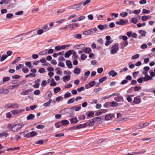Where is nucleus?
Masks as SVG:
<instances>
[{"label": "nucleus", "mask_w": 155, "mask_h": 155, "mask_svg": "<svg viewBox=\"0 0 155 155\" xmlns=\"http://www.w3.org/2000/svg\"><path fill=\"white\" fill-rule=\"evenodd\" d=\"M24 125V124L22 123L16 124H8L7 128L14 132H17L20 130Z\"/></svg>", "instance_id": "1"}, {"label": "nucleus", "mask_w": 155, "mask_h": 155, "mask_svg": "<svg viewBox=\"0 0 155 155\" xmlns=\"http://www.w3.org/2000/svg\"><path fill=\"white\" fill-rule=\"evenodd\" d=\"M150 76L148 75L146 77H144L143 78L144 81L147 82L150 80L153 79V78L155 77V73L152 70H150L149 71Z\"/></svg>", "instance_id": "2"}, {"label": "nucleus", "mask_w": 155, "mask_h": 155, "mask_svg": "<svg viewBox=\"0 0 155 155\" xmlns=\"http://www.w3.org/2000/svg\"><path fill=\"white\" fill-rule=\"evenodd\" d=\"M119 50V47L117 45L114 44L111 48L110 53L114 54L116 53Z\"/></svg>", "instance_id": "3"}, {"label": "nucleus", "mask_w": 155, "mask_h": 155, "mask_svg": "<svg viewBox=\"0 0 155 155\" xmlns=\"http://www.w3.org/2000/svg\"><path fill=\"white\" fill-rule=\"evenodd\" d=\"M114 117V115L113 114H108L104 117V120L109 121L111 120L112 118Z\"/></svg>", "instance_id": "4"}, {"label": "nucleus", "mask_w": 155, "mask_h": 155, "mask_svg": "<svg viewBox=\"0 0 155 155\" xmlns=\"http://www.w3.org/2000/svg\"><path fill=\"white\" fill-rule=\"evenodd\" d=\"M81 2L75 4L70 6V8L76 9L77 10H81L82 9V7L81 6Z\"/></svg>", "instance_id": "5"}, {"label": "nucleus", "mask_w": 155, "mask_h": 155, "mask_svg": "<svg viewBox=\"0 0 155 155\" xmlns=\"http://www.w3.org/2000/svg\"><path fill=\"white\" fill-rule=\"evenodd\" d=\"M33 91V89L30 88L27 90H23L21 93V95H26L29 94V92H32Z\"/></svg>", "instance_id": "6"}, {"label": "nucleus", "mask_w": 155, "mask_h": 155, "mask_svg": "<svg viewBox=\"0 0 155 155\" xmlns=\"http://www.w3.org/2000/svg\"><path fill=\"white\" fill-rule=\"evenodd\" d=\"M150 69V68L148 66H146L143 68V71L142 72L143 74L145 75L144 77H146L148 75V72Z\"/></svg>", "instance_id": "7"}, {"label": "nucleus", "mask_w": 155, "mask_h": 155, "mask_svg": "<svg viewBox=\"0 0 155 155\" xmlns=\"http://www.w3.org/2000/svg\"><path fill=\"white\" fill-rule=\"evenodd\" d=\"M37 133L34 131H32L26 134L25 136V137H27V136H29V135L31 136V137H33L37 135Z\"/></svg>", "instance_id": "8"}, {"label": "nucleus", "mask_w": 155, "mask_h": 155, "mask_svg": "<svg viewBox=\"0 0 155 155\" xmlns=\"http://www.w3.org/2000/svg\"><path fill=\"white\" fill-rule=\"evenodd\" d=\"M108 74L110 76L114 77L117 75V73L114 72V70H112L108 72Z\"/></svg>", "instance_id": "9"}, {"label": "nucleus", "mask_w": 155, "mask_h": 155, "mask_svg": "<svg viewBox=\"0 0 155 155\" xmlns=\"http://www.w3.org/2000/svg\"><path fill=\"white\" fill-rule=\"evenodd\" d=\"M114 100L115 101L118 102H121L124 101L123 97L122 96H120V95L115 97L114 98Z\"/></svg>", "instance_id": "10"}, {"label": "nucleus", "mask_w": 155, "mask_h": 155, "mask_svg": "<svg viewBox=\"0 0 155 155\" xmlns=\"http://www.w3.org/2000/svg\"><path fill=\"white\" fill-rule=\"evenodd\" d=\"M40 81L41 80L40 79H38L35 81V84L33 85V87L34 88H38L40 86V84L39 83Z\"/></svg>", "instance_id": "11"}, {"label": "nucleus", "mask_w": 155, "mask_h": 155, "mask_svg": "<svg viewBox=\"0 0 155 155\" xmlns=\"http://www.w3.org/2000/svg\"><path fill=\"white\" fill-rule=\"evenodd\" d=\"M9 92V90L6 88H1L0 89V93L5 94H7Z\"/></svg>", "instance_id": "12"}, {"label": "nucleus", "mask_w": 155, "mask_h": 155, "mask_svg": "<svg viewBox=\"0 0 155 155\" xmlns=\"http://www.w3.org/2000/svg\"><path fill=\"white\" fill-rule=\"evenodd\" d=\"M108 28V26L107 25H99L97 26V28L101 30H103L104 29H106Z\"/></svg>", "instance_id": "13"}, {"label": "nucleus", "mask_w": 155, "mask_h": 155, "mask_svg": "<svg viewBox=\"0 0 155 155\" xmlns=\"http://www.w3.org/2000/svg\"><path fill=\"white\" fill-rule=\"evenodd\" d=\"M81 108V107L80 106L77 107L73 106L70 108V110L71 111H73L74 110L75 111H78L80 110Z\"/></svg>", "instance_id": "14"}, {"label": "nucleus", "mask_w": 155, "mask_h": 155, "mask_svg": "<svg viewBox=\"0 0 155 155\" xmlns=\"http://www.w3.org/2000/svg\"><path fill=\"white\" fill-rule=\"evenodd\" d=\"M93 33L92 29H89L87 31H84L83 34L85 35H90Z\"/></svg>", "instance_id": "15"}, {"label": "nucleus", "mask_w": 155, "mask_h": 155, "mask_svg": "<svg viewBox=\"0 0 155 155\" xmlns=\"http://www.w3.org/2000/svg\"><path fill=\"white\" fill-rule=\"evenodd\" d=\"M141 102V99L138 97H135L134 100V102L135 104H139Z\"/></svg>", "instance_id": "16"}, {"label": "nucleus", "mask_w": 155, "mask_h": 155, "mask_svg": "<svg viewBox=\"0 0 155 155\" xmlns=\"http://www.w3.org/2000/svg\"><path fill=\"white\" fill-rule=\"evenodd\" d=\"M10 104L11 105V108L12 109L17 108H18L19 107V105L17 103H11V104Z\"/></svg>", "instance_id": "17"}, {"label": "nucleus", "mask_w": 155, "mask_h": 155, "mask_svg": "<svg viewBox=\"0 0 155 155\" xmlns=\"http://www.w3.org/2000/svg\"><path fill=\"white\" fill-rule=\"evenodd\" d=\"M35 117V116L34 114H29L27 117L26 119L27 120H31L33 119Z\"/></svg>", "instance_id": "18"}, {"label": "nucleus", "mask_w": 155, "mask_h": 155, "mask_svg": "<svg viewBox=\"0 0 155 155\" xmlns=\"http://www.w3.org/2000/svg\"><path fill=\"white\" fill-rule=\"evenodd\" d=\"M116 24L120 25H123L125 24V23L123 19H120L119 21H117L115 22Z\"/></svg>", "instance_id": "19"}, {"label": "nucleus", "mask_w": 155, "mask_h": 155, "mask_svg": "<svg viewBox=\"0 0 155 155\" xmlns=\"http://www.w3.org/2000/svg\"><path fill=\"white\" fill-rule=\"evenodd\" d=\"M70 121L71 123L75 124L78 122L76 117L70 119Z\"/></svg>", "instance_id": "20"}, {"label": "nucleus", "mask_w": 155, "mask_h": 155, "mask_svg": "<svg viewBox=\"0 0 155 155\" xmlns=\"http://www.w3.org/2000/svg\"><path fill=\"white\" fill-rule=\"evenodd\" d=\"M75 48L77 49H83L85 47V45L84 44H80L76 45Z\"/></svg>", "instance_id": "21"}, {"label": "nucleus", "mask_w": 155, "mask_h": 155, "mask_svg": "<svg viewBox=\"0 0 155 155\" xmlns=\"http://www.w3.org/2000/svg\"><path fill=\"white\" fill-rule=\"evenodd\" d=\"M107 111L106 110H101L100 111L97 112L96 114L97 116H99L101 115L103 113L106 112Z\"/></svg>", "instance_id": "22"}, {"label": "nucleus", "mask_w": 155, "mask_h": 155, "mask_svg": "<svg viewBox=\"0 0 155 155\" xmlns=\"http://www.w3.org/2000/svg\"><path fill=\"white\" fill-rule=\"evenodd\" d=\"M138 32L142 36H145L146 35V32L143 30H140L138 31Z\"/></svg>", "instance_id": "23"}, {"label": "nucleus", "mask_w": 155, "mask_h": 155, "mask_svg": "<svg viewBox=\"0 0 155 155\" xmlns=\"http://www.w3.org/2000/svg\"><path fill=\"white\" fill-rule=\"evenodd\" d=\"M11 112L13 114L16 115L20 113L21 112V110H12Z\"/></svg>", "instance_id": "24"}, {"label": "nucleus", "mask_w": 155, "mask_h": 155, "mask_svg": "<svg viewBox=\"0 0 155 155\" xmlns=\"http://www.w3.org/2000/svg\"><path fill=\"white\" fill-rule=\"evenodd\" d=\"M91 2V0H86L84 1L81 2V4H82L84 6H85L86 5L90 3Z\"/></svg>", "instance_id": "25"}, {"label": "nucleus", "mask_w": 155, "mask_h": 155, "mask_svg": "<svg viewBox=\"0 0 155 155\" xmlns=\"http://www.w3.org/2000/svg\"><path fill=\"white\" fill-rule=\"evenodd\" d=\"M47 54V49H46L43 51L40 52L39 53V54L40 55H43L45 54Z\"/></svg>", "instance_id": "26"}, {"label": "nucleus", "mask_w": 155, "mask_h": 155, "mask_svg": "<svg viewBox=\"0 0 155 155\" xmlns=\"http://www.w3.org/2000/svg\"><path fill=\"white\" fill-rule=\"evenodd\" d=\"M110 106L112 107H115L118 105V104L115 101H112L110 102Z\"/></svg>", "instance_id": "27"}, {"label": "nucleus", "mask_w": 155, "mask_h": 155, "mask_svg": "<svg viewBox=\"0 0 155 155\" xmlns=\"http://www.w3.org/2000/svg\"><path fill=\"white\" fill-rule=\"evenodd\" d=\"M42 29H43V30H44V32H45L49 30L50 29V28L48 27V25H46L43 26Z\"/></svg>", "instance_id": "28"}, {"label": "nucleus", "mask_w": 155, "mask_h": 155, "mask_svg": "<svg viewBox=\"0 0 155 155\" xmlns=\"http://www.w3.org/2000/svg\"><path fill=\"white\" fill-rule=\"evenodd\" d=\"M74 74H78L80 73V70L78 68H77L74 69Z\"/></svg>", "instance_id": "29"}, {"label": "nucleus", "mask_w": 155, "mask_h": 155, "mask_svg": "<svg viewBox=\"0 0 155 155\" xmlns=\"http://www.w3.org/2000/svg\"><path fill=\"white\" fill-rule=\"evenodd\" d=\"M86 127V124H79L76 127L77 129H79L81 128H84Z\"/></svg>", "instance_id": "30"}, {"label": "nucleus", "mask_w": 155, "mask_h": 155, "mask_svg": "<svg viewBox=\"0 0 155 155\" xmlns=\"http://www.w3.org/2000/svg\"><path fill=\"white\" fill-rule=\"evenodd\" d=\"M84 52L87 54H89L91 51V50L90 48H86L84 49Z\"/></svg>", "instance_id": "31"}, {"label": "nucleus", "mask_w": 155, "mask_h": 155, "mask_svg": "<svg viewBox=\"0 0 155 155\" xmlns=\"http://www.w3.org/2000/svg\"><path fill=\"white\" fill-rule=\"evenodd\" d=\"M55 71H56V73L60 75L62 72L61 71V68H57L55 69Z\"/></svg>", "instance_id": "32"}, {"label": "nucleus", "mask_w": 155, "mask_h": 155, "mask_svg": "<svg viewBox=\"0 0 155 155\" xmlns=\"http://www.w3.org/2000/svg\"><path fill=\"white\" fill-rule=\"evenodd\" d=\"M10 78L9 77H5L3 78L2 81L3 82H5L9 81Z\"/></svg>", "instance_id": "33"}, {"label": "nucleus", "mask_w": 155, "mask_h": 155, "mask_svg": "<svg viewBox=\"0 0 155 155\" xmlns=\"http://www.w3.org/2000/svg\"><path fill=\"white\" fill-rule=\"evenodd\" d=\"M149 17L147 16L143 15L141 17V20L143 21H147L149 19Z\"/></svg>", "instance_id": "34"}, {"label": "nucleus", "mask_w": 155, "mask_h": 155, "mask_svg": "<svg viewBox=\"0 0 155 155\" xmlns=\"http://www.w3.org/2000/svg\"><path fill=\"white\" fill-rule=\"evenodd\" d=\"M61 124L65 126L68 124V120H62L61 121Z\"/></svg>", "instance_id": "35"}, {"label": "nucleus", "mask_w": 155, "mask_h": 155, "mask_svg": "<svg viewBox=\"0 0 155 155\" xmlns=\"http://www.w3.org/2000/svg\"><path fill=\"white\" fill-rule=\"evenodd\" d=\"M150 12V11L149 10L145 9H143L142 11L143 14H148Z\"/></svg>", "instance_id": "36"}, {"label": "nucleus", "mask_w": 155, "mask_h": 155, "mask_svg": "<svg viewBox=\"0 0 155 155\" xmlns=\"http://www.w3.org/2000/svg\"><path fill=\"white\" fill-rule=\"evenodd\" d=\"M61 88L60 87H56L54 89V91L55 93H57L61 91Z\"/></svg>", "instance_id": "37"}, {"label": "nucleus", "mask_w": 155, "mask_h": 155, "mask_svg": "<svg viewBox=\"0 0 155 155\" xmlns=\"http://www.w3.org/2000/svg\"><path fill=\"white\" fill-rule=\"evenodd\" d=\"M62 126L61 121H59L55 124V126L56 128H59Z\"/></svg>", "instance_id": "38"}, {"label": "nucleus", "mask_w": 155, "mask_h": 155, "mask_svg": "<svg viewBox=\"0 0 155 155\" xmlns=\"http://www.w3.org/2000/svg\"><path fill=\"white\" fill-rule=\"evenodd\" d=\"M128 15V13L127 12H123L120 14V15L122 17H125Z\"/></svg>", "instance_id": "39"}, {"label": "nucleus", "mask_w": 155, "mask_h": 155, "mask_svg": "<svg viewBox=\"0 0 155 155\" xmlns=\"http://www.w3.org/2000/svg\"><path fill=\"white\" fill-rule=\"evenodd\" d=\"M8 135V133L6 132L1 133H0V137H7Z\"/></svg>", "instance_id": "40"}, {"label": "nucleus", "mask_w": 155, "mask_h": 155, "mask_svg": "<svg viewBox=\"0 0 155 155\" xmlns=\"http://www.w3.org/2000/svg\"><path fill=\"white\" fill-rule=\"evenodd\" d=\"M8 57L6 54H3L1 57L0 61L1 62L5 60Z\"/></svg>", "instance_id": "41"}, {"label": "nucleus", "mask_w": 155, "mask_h": 155, "mask_svg": "<svg viewBox=\"0 0 155 155\" xmlns=\"http://www.w3.org/2000/svg\"><path fill=\"white\" fill-rule=\"evenodd\" d=\"M140 57V55L139 54H136L133 55L131 57L132 60H134L135 59H136Z\"/></svg>", "instance_id": "42"}, {"label": "nucleus", "mask_w": 155, "mask_h": 155, "mask_svg": "<svg viewBox=\"0 0 155 155\" xmlns=\"http://www.w3.org/2000/svg\"><path fill=\"white\" fill-rule=\"evenodd\" d=\"M94 121L95 122L98 121L99 122L101 120V117H97L93 119Z\"/></svg>", "instance_id": "43"}, {"label": "nucleus", "mask_w": 155, "mask_h": 155, "mask_svg": "<svg viewBox=\"0 0 155 155\" xmlns=\"http://www.w3.org/2000/svg\"><path fill=\"white\" fill-rule=\"evenodd\" d=\"M110 16H114V18H113L112 19H113L114 18H117L118 17V13H111L110 14Z\"/></svg>", "instance_id": "44"}, {"label": "nucleus", "mask_w": 155, "mask_h": 155, "mask_svg": "<svg viewBox=\"0 0 155 155\" xmlns=\"http://www.w3.org/2000/svg\"><path fill=\"white\" fill-rule=\"evenodd\" d=\"M44 32V30H43V29H42L38 30L37 32V34L39 35H41Z\"/></svg>", "instance_id": "45"}, {"label": "nucleus", "mask_w": 155, "mask_h": 155, "mask_svg": "<svg viewBox=\"0 0 155 155\" xmlns=\"http://www.w3.org/2000/svg\"><path fill=\"white\" fill-rule=\"evenodd\" d=\"M25 64L26 66L29 67L30 68H31L32 67L31 66V63L30 61L27 62H25Z\"/></svg>", "instance_id": "46"}, {"label": "nucleus", "mask_w": 155, "mask_h": 155, "mask_svg": "<svg viewBox=\"0 0 155 155\" xmlns=\"http://www.w3.org/2000/svg\"><path fill=\"white\" fill-rule=\"evenodd\" d=\"M20 84L14 85H11L9 86V88L11 89H13L15 88H17L20 86Z\"/></svg>", "instance_id": "47"}, {"label": "nucleus", "mask_w": 155, "mask_h": 155, "mask_svg": "<svg viewBox=\"0 0 155 155\" xmlns=\"http://www.w3.org/2000/svg\"><path fill=\"white\" fill-rule=\"evenodd\" d=\"M113 41L112 40H111V41L106 40L105 43V45L106 46H108L110 44L113 42Z\"/></svg>", "instance_id": "48"}, {"label": "nucleus", "mask_w": 155, "mask_h": 155, "mask_svg": "<svg viewBox=\"0 0 155 155\" xmlns=\"http://www.w3.org/2000/svg\"><path fill=\"white\" fill-rule=\"evenodd\" d=\"M119 38L121 39L122 38L124 41H126L128 39L127 37L126 36H120L119 37Z\"/></svg>", "instance_id": "49"}, {"label": "nucleus", "mask_w": 155, "mask_h": 155, "mask_svg": "<svg viewBox=\"0 0 155 155\" xmlns=\"http://www.w3.org/2000/svg\"><path fill=\"white\" fill-rule=\"evenodd\" d=\"M87 57V56L84 54H82L81 56V58L82 60H84Z\"/></svg>", "instance_id": "50"}, {"label": "nucleus", "mask_w": 155, "mask_h": 155, "mask_svg": "<svg viewBox=\"0 0 155 155\" xmlns=\"http://www.w3.org/2000/svg\"><path fill=\"white\" fill-rule=\"evenodd\" d=\"M146 25V24L145 23H138L137 25V27L140 28L142 26H144Z\"/></svg>", "instance_id": "51"}, {"label": "nucleus", "mask_w": 155, "mask_h": 155, "mask_svg": "<svg viewBox=\"0 0 155 155\" xmlns=\"http://www.w3.org/2000/svg\"><path fill=\"white\" fill-rule=\"evenodd\" d=\"M20 75L17 74L12 76V78L14 79H18L20 78Z\"/></svg>", "instance_id": "52"}, {"label": "nucleus", "mask_w": 155, "mask_h": 155, "mask_svg": "<svg viewBox=\"0 0 155 155\" xmlns=\"http://www.w3.org/2000/svg\"><path fill=\"white\" fill-rule=\"evenodd\" d=\"M144 77H141L138 78L137 80L138 82L139 83H141L143 80V78Z\"/></svg>", "instance_id": "53"}, {"label": "nucleus", "mask_w": 155, "mask_h": 155, "mask_svg": "<svg viewBox=\"0 0 155 155\" xmlns=\"http://www.w3.org/2000/svg\"><path fill=\"white\" fill-rule=\"evenodd\" d=\"M85 18V16H80L78 18H77L78 20V21H81L84 19Z\"/></svg>", "instance_id": "54"}, {"label": "nucleus", "mask_w": 155, "mask_h": 155, "mask_svg": "<svg viewBox=\"0 0 155 155\" xmlns=\"http://www.w3.org/2000/svg\"><path fill=\"white\" fill-rule=\"evenodd\" d=\"M140 12L141 10L140 9L135 10L133 12V13L135 14L138 15Z\"/></svg>", "instance_id": "55"}, {"label": "nucleus", "mask_w": 155, "mask_h": 155, "mask_svg": "<svg viewBox=\"0 0 155 155\" xmlns=\"http://www.w3.org/2000/svg\"><path fill=\"white\" fill-rule=\"evenodd\" d=\"M20 59V58L19 57H17L16 59H15L14 61L12 62V64H15L17 62H18Z\"/></svg>", "instance_id": "56"}, {"label": "nucleus", "mask_w": 155, "mask_h": 155, "mask_svg": "<svg viewBox=\"0 0 155 155\" xmlns=\"http://www.w3.org/2000/svg\"><path fill=\"white\" fill-rule=\"evenodd\" d=\"M64 11V10L63 9H60L58 10L57 12H55V14L57 13L58 14H62Z\"/></svg>", "instance_id": "57"}, {"label": "nucleus", "mask_w": 155, "mask_h": 155, "mask_svg": "<svg viewBox=\"0 0 155 155\" xmlns=\"http://www.w3.org/2000/svg\"><path fill=\"white\" fill-rule=\"evenodd\" d=\"M38 72L41 74H43L45 72V70L43 68H41L38 70Z\"/></svg>", "instance_id": "58"}, {"label": "nucleus", "mask_w": 155, "mask_h": 155, "mask_svg": "<svg viewBox=\"0 0 155 155\" xmlns=\"http://www.w3.org/2000/svg\"><path fill=\"white\" fill-rule=\"evenodd\" d=\"M23 65L21 64H19L18 65L16 66L15 69L16 70H18L21 69L23 66Z\"/></svg>", "instance_id": "59"}, {"label": "nucleus", "mask_w": 155, "mask_h": 155, "mask_svg": "<svg viewBox=\"0 0 155 155\" xmlns=\"http://www.w3.org/2000/svg\"><path fill=\"white\" fill-rule=\"evenodd\" d=\"M40 94V91L39 90H35L34 92V94L36 95H38Z\"/></svg>", "instance_id": "60"}, {"label": "nucleus", "mask_w": 155, "mask_h": 155, "mask_svg": "<svg viewBox=\"0 0 155 155\" xmlns=\"http://www.w3.org/2000/svg\"><path fill=\"white\" fill-rule=\"evenodd\" d=\"M89 122L88 124V125L90 126H92L94 124V122H95L94 121V119H93L91 120H89Z\"/></svg>", "instance_id": "61"}, {"label": "nucleus", "mask_w": 155, "mask_h": 155, "mask_svg": "<svg viewBox=\"0 0 155 155\" xmlns=\"http://www.w3.org/2000/svg\"><path fill=\"white\" fill-rule=\"evenodd\" d=\"M107 78L106 77H103V78L100 79L99 80V81L100 83H102L104 81H105L107 79Z\"/></svg>", "instance_id": "62"}, {"label": "nucleus", "mask_w": 155, "mask_h": 155, "mask_svg": "<svg viewBox=\"0 0 155 155\" xmlns=\"http://www.w3.org/2000/svg\"><path fill=\"white\" fill-rule=\"evenodd\" d=\"M137 21V19L136 18H133L131 19V22L134 23H136Z\"/></svg>", "instance_id": "63"}, {"label": "nucleus", "mask_w": 155, "mask_h": 155, "mask_svg": "<svg viewBox=\"0 0 155 155\" xmlns=\"http://www.w3.org/2000/svg\"><path fill=\"white\" fill-rule=\"evenodd\" d=\"M22 71L24 73H27L28 71V69L27 68L25 67L22 69Z\"/></svg>", "instance_id": "64"}]
</instances>
